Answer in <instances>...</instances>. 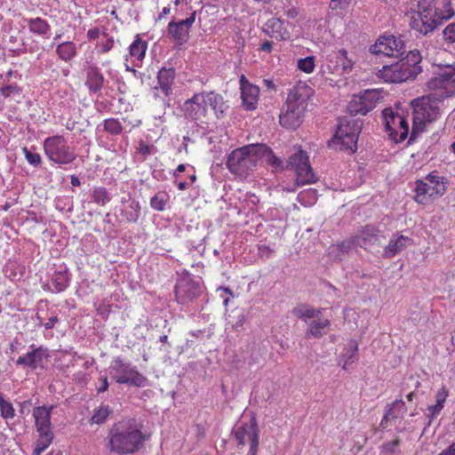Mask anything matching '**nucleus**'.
Wrapping results in <instances>:
<instances>
[{
    "mask_svg": "<svg viewBox=\"0 0 455 455\" xmlns=\"http://www.w3.org/2000/svg\"><path fill=\"white\" fill-rule=\"evenodd\" d=\"M113 369L116 372L115 379L118 384L140 387H145L148 382L147 378L135 366L124 363L120 358L114 361Z\"/></svg>",
    "mask_w": 455,
    "mask_h": 455,
    "instance_id": "16",
    "label": "nucleus"
},
{
    "mask_svg": "<svg viewBox=\"0 0 455 455\" xmlns=\"http://www.w3.org/2000/svg\"><path fill=\"white\" fill-rule=\"evenodd\" d=\"M44 150L49 160L58 164H68L76 158L75 150L61 135L46 138L44 141Z\"/></svg>",
    "mask_w": 455,
    "mask_h": 455,
    "instance_id": "9",
    "label": "nucleus"
},
{
    "mask_svg": "<svg viewBox=\"0 0 455 455\" xmlns=\"http://www.w3.org/2000/svg\"><path fill=\"white\" fill-rule=\"evenodd\" d=\"M438 455H455V443L449 446L448 449L444 450Z\"/></svg>",
    "mask_w": 455,
    "mask_h": 455,
    "instance_id": "61",
    "label": "nucleus"
},
{
    "mask_svg": "<svg viewBox=\"0 0 455 455\" xmlns=\"http://www.w3.org/2000/svg\"><path fill=\"white\" fill-rule=\"evenodd\" d=\"M136 150L137 153L141 155L143 157H147L148 156L152 154V147L148 145L144 140H140L139 142Z\"/></svg>",
    "mask_w": 455,
    "mask_h": 455,
    "instance_id": "55",
    "label": "nucleus"
},
{
    "mask_svg": "<svg viewBox=\"0 0 455 455\" xmlns=\"http://www.w3.org/2000/svg\"><path fill=\"white\" fill-rule=\"evenodd\" d=\"M114 38L108 37L105 42L98 43L96 48H98L100 53L108 52L114 47Z\"/></svg>",
    "mask_w": 455,
    "mask_h": 455,
    "instance_id": "54",
    "label": "nucleus"
},
{
    "mask_svg": "<svg viewBox=\"0 0 455 455\" xmlns=\"http://www.w3.org/2000/svg\"><path fill=\"white\" fill-rule=\"evenodd\" d=\"M421 56L418 51H411L404 59L391 65H386L377 72V76L385 83L400 84L413 80L422 68Z\"/></svg>",
    "mask_w": 455,
    "mask_h": 455,
    "instance_id": "4",
    "label": "nucleus"
},
{
    "mask_svg": "<svg viewBox=\"0 0 455 455\" xmlns=\"http://www.w3.org/2000/svg\"><path fill=\"white\" fill-rule=\"evenodd\" d=\"M317 198L316 191L313 189H308L303 192H300L298 196L299 202L305 205L308 206L315 203Z\"/></svg>",
    "mask_w": 455,
    "mask_h": 455,
    "instance_id": "48",
    "label": "nucleus"
},
{
    "mask_svg": "<svg viewBox=\"0 0 455 455\" xmlns=\"http://www.w3.org/2000/svg\"><path fill=\"white\" fill-rule=\"evenodd\" d=\"M181 110L186 116L194 120H202L208 113L207 92L195 93L192 98L185 100Z\"/></svg>",
    "mask_w": 455,
    "mask_h": 455,
    "instance_id": "19",
    "label": "nucleus"
},
{
    "mask_svg": "<svg viewBox=\"0 0 455 455\" xmlns=\"http://www.w3.org/2000/svg\"><path fill=\"white\" fill-rule=\"evenodd\" d=\"M323 308H315L305 303H300L291 310L293 316L307 322L309 319L317 318L322 315Z\"/></svg>",
    "mask_w": 455,
    "mask_h": 455,
    "instance_id": "32",
    "label": "nucleus"
},
{
    "mask_svg": "<svg viewBox=\"0 0 455 455\" xmlns=\"http://www.w3.org/2000/svg\"><path fill=\"white\" fill-rule=\"evenodd\" d=\"M53 408V405L50 407L38 406L34 408L33 417L35 418L37 432H52L51 415Z\"/></svg>",
    "mask_w": 455,
    "mask_h": 455,
    "instance_id": "24",
    "label": "nucleus"
},
{
    "mask_svg": "<svg viewBox=\"0 0 455 455\" xmlns=\"http://www.w3.org/2000/svg\"><path fill=\"white\" fill-rule=\"evenodd\" d=\"M379 237L380 230L378 228L372 225H366L362 228L358 235L354 236V242L356 243V245L367 248L371 245L380 244Z\"/></svg>",
    "mask_w": 455,
    "mask_h": 455,
    "instance_id": "23",
    "label": "nucleus"
},
{
    "mask_svg": "<svg viewBox=\"0 0 455 455\" xmlns=\"http://www.w3.org/2000/svg\"><path fill=\"white\" fill-rule=\"evenodd\" d=\"M400 444V438L398 436H395V438L390 442L384 443L381 445V450L384 452L387 453H393L396 450V448Z\"/></svg>",
    "mask_w": 455,
    "mask_h": 455,
    "instance_id": "53",
    "label": "nucleus"
},
{
    "mask_svg": "<svg viewBox=\"0 0 455 455\" xmlns=\"http://www.w3.org/2000/svg\"><path fill=\"white\" fill-rule=\"evenodd\" d=\"M337 62L340 65L342 73H349L355 66V61L348 57V53L345 49H340L337 53Z\"/></svg>",
    "mask_w": 455,
    "mask_h": 455,
    "instance_id": "41",
    "label": "nucleus"
},
{
    "mask_svg": "<svg viewBox=\"0 0 455 455\" xmlns=\"http://www.w3.org/2000/svg\"><path fill=\"white\" fill-rule=\"evenodd\" d=\"M448 180L440 176L437 171L430 172L425 180H417L414 188V201L422 205L431 204L447 191Z\"/></svg>",
    "mask_w": 455,
    "mask_h": 455,
    "instance_id": "6",
    "label": "nucleus"
},
{
    "mask_svg": "<svg viewBox=\"0 0 455 455\" xmlns=\"http://www.w3.org/2000/svg\"><path fill=\"white\" fill-rule=\"evenodd\" d=\"M314 89L305 83L299 82L289 92L285 101V111L279 116V123L287 129L298 127L307 108Z\"/></svg>",
    "mask_w": 455,
    "mask_h": 455,
    "instance_id": "2",
    "label": "nucleus"
},
{
    "mask_svg": "<svg viewBox=\"0 0 455 455\" xmlns=\"http://www.w3.org/2000/svg\"><path fill=\"white\" fill-rule=\"evenodd\" d=\"M315 67V64L314 56H308L298 60L297 68L306 74H311L314 71Z\"/></svg>",
    "mask_w": 455,
    "mask_h": 455,
    "instance_id": "47",
    "label": "nucleus"
},
{
    "mask_svg": "<svg viewBox=\"0 0 455 455\" xmlns=\"http://www.w3.org/2000/svg\"><path fill=\"white\" fill-rule=\"evenodd\" d=\"M29 31L44 39L49 38L51 32L50 24L40 17L25 20Z\"/></svg>",
    "mask_w": 455,
    "mask_h": 455,
    "instance_id": "28",
    "label": "nucleus"
},
{
    "mask_svg": "<svg viewBox=\"0 0 455 455\" xmlns=\"http://www.w3.org/2000/svg\"><path fill=\"white\" fill-rule=\"evenodd\" d=\"M287 168L296 174L293 187L286 189L289 192H294L299 187L314 184L318 180L310 164L309 156L307 151L301 149V147H298L297 151L289 157Z\"/></svg>",
    "mask_w": 455,
    "mask_h": 455,
    "instance_id": "8",
    "label": "nucleus"
},
{
    "mask_svg": "<svg viewBox=\"0 0 455 455\" xmlns=\"http://www.w3.org/2000/svg\"><path fill=\"white\" fill-rule=\"evenodd\" d=\"M412 243V240L403 235H398L395 238L390 239L388 244L384 248V258L390 259L406 248Z\"/></svg>",
    "mask_w": 455,
    "mask_h": 455,
    "instance_id": "27",
    "label": "nucleus"
},
{
    "mask_svg": "<svg viewBox=\"0 0 455 455\" xmlns=\"http://www.w3.org/2000/svg\"><path fill=\"white\" fill-rule=\"evenodd\" d=\"M147 49L148 43L137 35L132 44L129 46V56L132 59L142 62L145 58Z\"/></svg>",
    "mask_w": 455,
    "mask_h": 455,
    "instance_id": "35",
    "label": "nucleus"
},
{
    "mask_svg": "<svg viewBox=\"0 0 455 455\" xmlns=\"http://www.w3.org/2000/svg\"><path fill=\"white\" fill-rule=\"evenodd\" d=\"M108 388V381L107 376H102L100 379V385L97 387V391L102 393L107 391Z\"/></svg>",
    "mask_w": 455,
    "mask_h": 455,
    "instance_id": "57",
    "label": "nucleus"
},
{
    "mask_svg": "<svg viewBox=\"0 0 455 455\" xmlns=\"http://www.w3.org/2000/svg\"><path fill=\"white\" fill-rule=\"evenodd\" d=\"M0 415L5 419H12L15 417V409L12 403L6 400L2 393H0Z\"/></svg>",
    "mask_w": 455,
    "mask_h": 455,
    "instance_id": "42",
    "label": "nucleus"
},
{
    "mask_svg": "<svg viewBox=\"0 0 455 455\" xmlns=\"http://www.w3.org/2000/svg\"><path fill=\"white\" fill-rule=\"evenodd\" d=\"M358 352V344L355 340L351 339L347 343V347L344 348L340 355L339 363H342V369L347 370V366L353 363L356 360V355Z\"/></svg>",
    "mask_w": 455,
    "mask_h": 455,
    "instance_id": "36",
    "label": "nucleus"
},
{
    "mask_svg": "<svg viewBox=\"0 0 455 455\" xmlns=\"http://www.w3.org/2000/svg\"><path fill=\"white\" fill-rule=\"evenodd\" d=\"M356 244L355 242H354V236L349 241H344L337 245H332L331 250L341 251L343 254L347 253V251L351 249V247Z\"/></svg>",
    "mask_w": 455,
    "mask_h": 455,
    "instance_id": "52",
    "label": "nucleus"
},
{
    "mask_svg": "<svg viewBox=\"0 0 455 455\" xmlns=\"http://www.w3.org/2000/svg\"><path fill=\"white\" fill-rule=\"evenodd\" d=\"M111 413V409L107 404H101L97 410H95L91 421L94 424H102L108 418Z\"/></svg>",
    "mask_w": 455,
    "mask_h": 455,
    "instance_id": "45",
    "label": "nucleus"
},
{
    "mask_svg": "<svg viewBox=\"0 0 455 455\" xmlns=\"http://www.w3.org/2000/svg\"><path fill=\"white\" fill-rule=\"evenodd\" d=\"M386 131L395 142L403 141L409 134V122L403 116L386 108L382 112Z\"/></svg>",
    "mask_w": 455,
    "mask_h": 455,
    "instance_id": "15",
    "label": "nucleus"
},
{
    "mask_svg": "<svg viewBox=\"0 0 455 455\" xmlns=\"http://www.w3.org/2000/svg\"><path fill=\"white\" fill-rule=\"evenodd\" d=\"M168 199L169 196L167 194L164 192L157 193L150 198V206L157 212H163L165 210Z\"/></svg>",
    "mask_w": 455,
    "mask_h": 455,
    "instance_id": "44",
    "label": "nucleus"
},
{
    "mask_svg": "<svg viewBox=\"0 0 455 455\" xmlns=\"http://www.w3.org/2000/svg\"><path fill=\"white\" fill-rule=\"evenodd\" d=\"M58 322H59L58 316H56V315L51 316L48 319V321L44 323V328L46 330L52 329L54 327L55 323H57Z\"/></svg>",
    "mask_w": 455,
    "mask_h": 455,
    "instance_id": "60",
    "label": "nucleus"
},
{
    "mask_svg": "<svg viewBox=\"0 0 455 455\" xmlns=\"http://www.w3.org/2000/svg\"><path fill=\"white\" fill-rule=\"evenodd\" d=\"M175 76L176 72L173 68H162L157 73L158 86H156L155 89H160L166 97L171 95Z\"/></svg>",
    "mask_w": 455,
    "mask_h": 455,
    "instance_id": "26",
    "label": "nucleus"
},
{
    "mask_svg": "<svg viewBox=\"0 0 455 455\" xmlns=\"http://www.w3.org/2000/svg\"><path fill=\"white\" fill-rule=\"evenodd\" d=\"M23 153L28 163L34 166H38L41 162V156L37 153L31 152L27 148H23Z\"/></svg>",
    "mask_w": 455,
    "mask_h": 455,
    "instance_id": "51",
    "label": "nucleus"
},
{
    "mask_svg": "<svg viewBox=\"0 0 455 455\" xmlns=\"http://www.w3.org/2000/svg\"><path fill=\"white\" fill-rule=\"evenodd\" d=\"M86 80L85 86L91 93H98L101 91L105 78L100 68L95 65H91L85 69Z\"/></svg>",
    "mask_w": 455,
    "mask_h": 455,
    "instance_id": "25",
    "label": "nucleus"
},
{
    "mask_svg": "<svg viewBox=\"0 0 455 455\" xmlns=\"http://www.w3.org/2000/svg\"><path fill=\"white\" fill-rule=\"evenodd\" d=\"M291 24L281 18H271L263 25L262 31L267 36L276 41H288L291 38Z\"/></svg>",
    "mask_w": 455,
    "mask_h": 455,
    "instance_id": "20",
    "label": "nucleus"
},
{
    "mask_svg": "<svg viewBox=\"0 0 455 455\" xmlns=\"http://www.w3.org/2000/svg\"><path fill=\"white\" fill-rule=\"evenodd\" d=\"M39 437L36 440L34 453L40 455L44 450H46L52 442L53 432H38Z\"/></svg>",
    "mask_w": 455,
    "mask_h": 455,
    "instance_id": "39",
    "label": "nucleus"
},
{
    "mask_svg": "<svg viewBox=\"0 0 455 455\" xmlns=\"http://www.w3.org/2000/svg\"><path fill=\"white\" fill-rule=\"evenodd\" d=\"M207 104L208 108L210 107L214 111L218 118L222 116L227 109L223 97L214 92H207Z\"/></svg>",
    "mask_w": 455,
    "mask_h": 455,
    "instance_id": "37",
    "label": "nucleus"
},
{
    "mask_svg": "<svg viewBox=\"0 0 455 455\" xmlns=\"http://www.w3.org/2000/svg\"><path fill=\"white\" fill-rule=\"evenodd\" d=\"M145 441L141 431L132 427H114L108 435V446L111 451L119 455L136 452Z\"/></svg>",
    "mask_w": 455,
    "mask_h": 455,
    "instance_id": "5",
    "label": "nucleus"
},
{
    "mask_svg": "<svg viewBox=\"0 0 455 455\" xmlns=\"http://www.w3.org/2000/svg\"><path fill=\"white\" fill-rule=\"evenodd\" d=\"M263 84L268 89V90H272V91H275L276 90V87L273 82V80L271 79H264L263 80Z\"/></svg>",
    "mask_w": 455,
    "mask_h": 455,
    "instance_id": "63",
    "label": "nucleus"
},
{
    "mask_svg": "<svg viewBox=\"0 0 455 455\" xmlns=\"http://www.w3.org/2000/svg\"><path fill=\"white\" fill-rule=\"evenodd\" d=\"M234 435L239 446L249 445L248 455H257L259 443V431L255 418L243 422L234 429Z\"/></svg>",
    "mask_w": 455,
    "mask_h": 455,
    "instance_id": "12",
    "label": "nucleus"
},
{
    "mask_svg": "<svg viewBox=\"0 0 455 455\" xmlns=\"http://www.w3.org/2000/svg\"><path fill=\"white\" fill-rule=\"evenodd\" d=\"M258 164V144H250L233 150L226 162L230 172L240 178H246Z\"/></svg>",
    "mask_w": 455,
    "mask_h": 455,
    "instance_id": "7",
    "label": "nucleus"
},
{
    "mask_svg": "<svg viewBox=\"0 0 455 455\" xmlns=\"http://www.w3.org/2000/svg\"><path fill=\"white\" fill-rule=\"evenodd\" d=\"M121 216L127 223H135L140 216V204L136 200H131L127 205L121 210Z\"/></svg>",
    "mask_w": 455,
    "mask_h": 455,
    "instance_id": "34",
    "label": "nucleus"
},
{
    "mask_svg": "<svg viewBox=\"0 0 455 455\" xmlns=\"http://www.w3.org/2000/svg\"><path fill=\"white\" fill-rule=\"evenodd\" d=\"M454 14L451 0H419L418 10L411 15L410 27L419 34L427 36Z\"/></svg>",
    "mask_w": 455,
    "mask_h": 455,
    "instance_id": "1",
    "label": "nucleus"
},
{
    "mask_svg": "<svg viewBox=\"0 0 455 455\" xmlns=\"http://www.w3.org/2000/svg\"><path fill=\"white\" fill-rule=\"evenodd\" d=\"M56 52L61 60L69 61L76 55V44L71 41L63 42L57 45Z\"/></svg>",
    "mask_w": 455,
    "mask_h": 455,
    "instance_id": "38",
    "label": "nucleus"
},
{
    "mask_svg": "<svg viewBox=\"0 0 455 455\" xmlns=\"http://www.w3.org/2000/svg\"><path fill=\"white\" fill-rule=\"evenodd\" d=\"M258 158L259 164L266 162L275 170L283 168V161L277 157L272 149L265 144H258Z\"/></svg>",
    "mask_w": 455,
    "mask_h": 455,
    "instance_id": "30",
    "label": "nucleus"
},
{
    "mask_svg": "<svg viewBox=\"0 0 455 455\" xmlns=\"http://www.w3.org/2000/svg\"><path fill=\"white\" fill-rule=\"evenodd\" d=\"M383 90L372 89L355 95L348 103V110L352 115H366L383 100Z\"/></svg>",
    "mask_w": 455,
    "mask_h": 455,
    "instance_id": "13",
    "label": "nucleus"
},
{
    "mask_svg": "<svg viewBox=\"0 0 455 455\" xmlns=\"http://www.w3.org/2000/svg\"><path fill=\"white\" fill-rule=\"evenodd\" d=\"M331 326V321L327 318L314 320L308 325L306 336L320 339L325 335Z\"/></svg>",
    "mask_w": 455,
    "mask_h": 455,
    "instance_id": "33",
    "label": "nucleus"
},
{
    "mask_svg": "<svg viewBox=\"0 0 455 455\" xmlns=\"http://www.w3.org/2000/svg\"><path fill=\"white\" fill-rule=\"evenodd\" d=\"M429 92L428 95L415 99L411 102L413 124L411 140L425 130L426 124L433 123L441 116V109L446 98H441V95L438 94L440 92L437 91Z\"/></svg>",
    "mask_w": 455,
    "mask_h": 455,
    "instance_id": "3",
    "label": "nucleus"
},
{
    "mask_svg": "<svg viewBox=\"0 0 455 455\" xmlns=\"http://www.w3.org/2000/svg\"><path fill=\"white\" fill-rule=\"evenodd\" d=\"M273 42L272 41H268V40H266L265 42H263L259 50L261 51V52H271L272 50H273Z\"/></svg>",
    "mask_w": 455,
    "mask_h": 455,
    "instance_id": "59",
    "label": "nucleus"
},
{
    "mask_svg": "<svg viewBox=\"0 0 455 455\" xmlns=\"http://www.w3.org/2000/svg\"><path fill=\"white\" fill-rule=\"evenodd\" d=\"M100 36V29L99 28H93L87 31V37L92 41L98 39Z\"/></svg>",
    "mask_w": 455,
    "mask_h": 455,
    "instance_id": "58",
    "label": "nucleus"
},
{
    "mask_svg": "<svg viewBox=\"0 0 455 455\" xmlns=\"http://www.w3.org/2000/svg\"><path fill=\"white\" fill-rule=\"evenodd\" d=\"M104 131L111 135H118L123 132V125L116 118H108L103 124Z\"/></svg>",
    "mask_w": 455,
    "mask_h": 455,
    "instance_id": "46",
    "label": "nucleus"
},
{
    "mask_svg": "<svg viewBox=\"0 0 455 455\" xmlns=\"http://www.w3.org/2000/svg\"><path fill=\"white\" fill-rule=\"evenodd\" d=\"M0 92L3 97L7 98L12 94H19L20 88L17 85H6L0 89Z\"/></svg>",
    "mask_w": 455,
    "mask_h": 455,
    "instance_id": "56",
    "label": "nucleus"
},
{
    "mask_svg": "<svg viewBox=\"0 0 455 455\" xmlns=\"http://www.w3.org/2000/svg\"><path fill=\"white\" fill-rule=\"evenodd\" d=\"M91 198L94 204L100 205H105L111 200L108 189L104 187H95L92 191Z\"/></svg>",
    "mask_w": 455,
    "mask_h": 455,
    "instance_id": "40",
    "label": "nucleus"
},
{
    "mask_svg": "<svg viewBox=\"0 0 455 455\" xmlns=\"http://www.w3.org/2000/svg\"><path fill=\"white\" fill-rule=\"evenodd\" d=\"M171 12V8L169 6L164 7L162 12L158 14L157 20H161L164 19L166 15H168Z\"/></svg>",
    "mask_w": 455,
    "mask_h": 455,
    "instance_id": "64",
    "label": "nucleus"
},
{
    "mask_svg": "<svg viewBox=\"0 0 455 455\" xmlns=\"http://www.w3.org/2000/svg\"><path fill=\"white\" fill-rule=\"evenodd\" d=\"M371 52L382 54L387 57H400L404 52V43L402 39L393 35L380 36L376 43L371 46Z\"/></svg>",
    "mask_w": 455,
    "mask_h": 455,
    "instance_id": "18",
    "label": "nucleus"
},
{
    "mask_svg": "<svg viewBox=\"0 0 455 455\" xmlns=\"http://www.w3.org/2000/svg\"><path fill=\"white\" fill-rule=\"evenodd\" d=\"M450 391L445 386H442L435 393V404L427 407V417L429 419H435L440 414L442 410L444 408L445 402L449 396Z\"/></svg>",
    "mask_w": 455,
    "mask_h": 455,
    "instance_id": "31",
    "label": "nucleus"
},
{
    "mask_svg": "<svg viewBox=\"0 0 455 455\" xmlns=\"http://www.w3.org/2000/svg\"><path fill=\"white\" fill-rule=\"evenodd\" d=\"M406 412L407 407L405 403L403 400H395L385 412V415L380 421V427L383 428L387 427L388 420H395L402 418Z\"/></svg>",
    "mask_w": 455,
    "mask_h": 455,
    "instance_id": "29",
    "label": "nucleus"
},
{
    "mask_svg": "<svg viewBox=\"0 0 455 455\" xmlns=\"http://www.w3.org/2000/svg\"><path fill=\"white\" fill-rule=\"evenodd\" d=\"M32 350L28 352L26 355L19 356L16 360L18 365H22L32 370H36L39 367H44V363L47 360L48 349L41 347H35V345H31Z\"/></svg>",
    "mask_w": 455,
    "mask_h": 455,
    "instance_id": "21",
    "label": "nucleus"
},
{
    "mask_svg": "<svg viewBox=\"0 0 455 455\" xmlns=\"http://www.w3.org/2000/svg\"><path fill=\"white\" fill-rule=\"evenodd\" d=\"M239 82L243 108L246 110L256 109L259 97V88L251 84L244 75L241 76Z\"/></svg>",
    "mask_w": 455,
    "mask_h": 455,
    "instance_id": "22",
    "label": "nucleus"
},
{
    "mask_svg": "<svg viewBox=\"0 0 455 455\" xmlns=\"http://www.w3.org/2000/svg\"><path fill=\"white\" fill-rule=\"evenodd\" d=\"M359 127L355 122H342L339 124L331 140V145L339 150H349L354 153L357 149Z\"/></svg>",
    "mask_w": 455,
    "mask_h": 455,
    "instance_id": "11",
    "label": "nucleus"
},
{
    "mask_svg": "<svg viewBox=\"0 0 455 455\" xmlns=\"http://www.w3.org/2000/svg\"><path fill=\"white\" fill-rule=\"evenodd\" d=\"M69 278L66 272H56L52 277V284L56 292H61L67 289Z\"/></svg>",
    "mask_w": 455,
    "mask_h": 455,
    "instance_id": "43",
    "label": "nucleus"
},
{
    "mask_svg": "<svg viewBox=\"0 0 455 455\" xmlns=\"http://www.w3.org/2000/svg\"><path fill=\"white\" fill-rule=\"evenodd\" d=\"M349 0H331L330 8L335 14L343 16L349 6Z\"/></svg>",
    "mask_w": 455,
    "mask_h": 455,
    "instance_id": "49",
    "label": "nucleus"
},
{
    "mask_svg": "<svg viewBox=\"0 0 455 455\" xmlns=\"http://www.w3.org/2000/svg\"><path fill=\"white\" fill-rule=\"evenodd\" d=\"M202 294L200 283L195 281L189 274L186 273L180 275L174 287V295L176 301L188 306Z\"/></svg>",
    "mask_w": 455,
    "mask_h": 455,
    "instance_id": "14",
    "label": "nucleus"
},
{
    "mask_svg": "<svg viewBox=\"0 0 455 455\" xmlns=\"http://www.w3.org/2000/svg\"><path fill=\"white\" fill-rule=\"evenodd\" d=\"M443 40L448 44L455 43V22L450 23L443 31Z\"/></svg>",
    "mask_w": 455,
    "mask_h": 455,
    "instance_id": "50",
    "label": "nucleus"
},
{
    "mask_svg": "<svg viewBox=\"0 0 455 455\" xmlns=\"http://www.w3.org/2000/svg\"><path fill=\"white\" fill-rule=\"evenodd\" d=\"M427 91H437L441 98L455 95V62L443 65L426 84Z\"/></svg>",
    "mask_w": 455,
    "mask_h": 455,
    "instance_id": "10",
    "label": "nucleus"
},
{
    "mask_svg": "<svg viewBox=\"0 0 455 455\" xmlns=\"http://www.w3.org/2000/svg\"><path fill=\"white\" fill-rule=\"evenodd\" d=\"M196 12L179 21L172 20L167 26V36L177 47H181L189 39L190 28L195 23Z\"/></svg>",
    "mask_w": 455,
    "mask_h": 455,
    "instance_id": "17",
    "label": "nucleus"
},
{
    "mask_svg": "<svg viewBox=\"0 0 455 455\" xmlns=\"http://www.w3.org/2000/svg\"><path fill=\"white\" fill-rule=\"evenodd\" d=\"M298 10L294 7L290 8L285 12V15L290 19H295L298 16Z\"/></svg>",
    "mask_w": 455,
    "mask_h": 455,
    "instance_id": "62",
    "label": "nucleus"
}]
</instances>
